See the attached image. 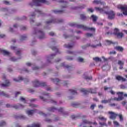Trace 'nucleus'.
<instances>
[{
	"label": "nucleus",
	"mask_w": 127,
	"mask_h": 127,
	"mask_svg": "<svg viewBox=\"0 0 127 127\" xmlns=\"http://www.w3.org/2000/svg\"><path fill=\"white\" fill-rule=\"evenodd\" d=\"M32 34H36V35H37L39 39H43V38H45V33H44V32L42 30H34Z\"/></svg>",
	"instance_id": "obj_3"
},
{
	"label": "nucleus",
	"mask_w": 127,
	"mask_h": 127,
	"mask_svg": "<svg viewBox=\"0 0 127 127\" xmlns=\"http://www.w3.org/2000/svg\"><path fill=\"white\" fill-rule=\"evenodd\" d=\"M86 36L87 37H92V36H93V34L87 33H86Z\"/></svg>",
	"instance_id": "obj_46"
},
{
	"label": "nucleus",
	"mask_w": 127,
	"mask_h": 127,
	"mask_svg": "<svg viewBox=\"0 0 127 127\" xmlns=\"http://www.w3.org/2000/svg\"><path fill=\"white\" fill-rule=\"evenodd\" d=\"M1 10V11H4V12H7V11H8V9L6 8H3Z\"/></svg>",
	"instance_id": "obj_45"
},
{
	"label": "nucleus",
	"mask_w": 127,
	"mask_h": 127,
	"mask_svg": "<svg viewBox=\"0 0 127 127\" xmlns=\"http://www.w3.org/2000/svg\"><path fill=\"white\" fill-rule=\"evenodd\" d=\"M95 9L96 11H99L101 13H107L108 12L106 11V9H109V7L108 6H104L103 8H101L100 7H95Z\"/></svg>",
	"instance_id": "obj_5"
},
{
	"label": "nucleus",
	"mask_w": 127,
	"mask_h": 127,
	"mask_svg": "<svg viewBox=\"0 0 127 127\" xmlns=\"http://www.w3.org/2000/svg\"><path fill=\"white\" fill-rule=\"evenodd\" d=\"M74 46V45L73 44H67V45H64V47L65 48H72Z\"/></svg>",
	"instance_id": "obj_24"
},
{
	"label": "nucleus",
	"mask_w": 127,
	"mask_h": 127,
	"mask_svg": "<svg viewBox=\"0 0 127 127\" xmlns=\"http://www.w3.org/2000/svg\"><path fill=\"white\" fill-rule=\"evenodd\" d=\"M91 47L92 48H97V47H101L102 46V44H101V42L95 41L93 43V44H88L86 46H83L82 47V49H86L87 47Z\"/></svg>",
	"instance_id": "obj_2"
},
{
	"label": "nucleus",
	"mask_w": 127,
	"mask_h": 127,
	"mask_svg": "<svg viewBox=\"0 0 127 127\" xmlns=\"http://www.w3.org/2000/svg\"><path fill=\"white\" fill-rule=\"evenodd\" d=\"M85 78L86 80H91L92 79V77L86 76Z\"/></svg>",
	"instance_id": "obj_58"
},
{
	"label": "nucleus",
	"mask_w": 127,
	"mask_h": 127,
	"mask_svg": "<svg viewBox=\"0 0 127 127\" xmlns=\"http://www.w3.org/2000/svg\"><path fill=\"white\" fill-rule=\"evenodd\" d=\"M26 38H27V36L23 35L21 36L20 40H25Z\"/></svg>",
	"instance_id": "obj_36"
},
{
	"label": "nucleus",
	"mask_w": 127,
	"mask_h": 127,
	"mask_svg": "<svg viewBox=\"0 0 127 127\" xmlns=\"http://www.w3.org/2000/svg\"><path fill=\"white\" fill-rule=\"evenodd\" d=\"M36 112V110H27L26 113L28 116H32Z\"/></svg>",
	"instance_id": "obj_17"
},
{
	"label": "nucleus",
	"mask_w": 127,
	"mask_h": 127,
	"mask_svg": "<svg viewBox=\"0 0 127 127\" xmlns=\"http://www.w3.org/2000/svg\"><path fill=\"white\" fill-rule=\"evenodd\" d=\"M97 125V122L92 123L91 121H89L87 120H83L82 123L79 125L80 127H83L84 125Z\"/></svg>",
	"instance_id": "obj_9"
},
{
	"label": "nucleus",
	"mask_w": 127,
	"mask_h": 127,
	"mask_svg": "<svg viewBox=\"0 0 127 127\" xmlns=\"http://www.w3.org/2000/svg\"><path fill=\"white\" fill-rule=\"evenodd\" d=\"M63 12L62 10H54V13H56V14L58 13H62Z\"/></svg>",
	"instance_id": "obj_35"
},
{
	"label": "nucleus",
	"mask_w": 127,
	"mask_h": 127,
	"mask_svg": "<svg viewBox=\"0 0 127 127\" xmlns=\"http://www.w3.org/2000/svg\"><path fill=\"white\" fill-rule=\"evenodd\" d=\"M8 30L9 32H13V29L11 27H9Z\"/></svg>",
	"instance_id": "obj_48"
},
{
	"label": "nucleus",
	"mask_w": 127,
	"mask_h": 127,
	"mask_svg": "<svg viewBox=\"0 0 127 127\" xmlns=\"http://www.w3.org/2000/svg\"><path fill=\"white\" fill-rule=\"evenodd\" d=\"M99 120H100V121H102L103 122H106V121H107V118H106L102 116H99Z\"/></svg>",
	"instance_id": "obj_26"
},
{
	"label": "nucleus",
	"mask_w": 127,
	"mask_h": 127,
	"mask_svg": "<svg viewBox=\"0 0 127 127\" xmlns=\"http://www.w3.org/2000/svg\"><path fill=\"white\" fill-rule=\"evenodd\" d=\"M46 84L44 82L40 83L38 80H35L33 82L34 87H39V86H45Z\"/></svg>",
	"instance_id": "obj_7"
},
{
	"label": "nucleus",
	"mask_w": 127,
	"mask_h": 127,
	"mask_svg": "<svg viewBox=\"0 0 127 127\" xmlns=\"http://www.w3.org/2000/svg\"><path fill=\"white\" fill-rule=\"evenodd\" d=\"M0 96H3L4 97H6L7 98H8L9 97V95H8L7 94L4 93L3 91H0Z\"/></svg>",
	"instance_id": "obj_21"
},
{
	"label": "nucleus",
	"mask_w": 127,
	"mask_h": 127,
	"mask_svg": "<svg viewBox=\"0 0 127 127\" xmlns=\"http://www.w3.org/2000/svg\"><path fill=\"white\" fill-rule=\"evenodd\" d=\"M108 114L109 115V119H110V120H116L117 117H118V114L112 111H109Z\"/></svg>",
	"instance_id": "obj_8"
},
{
	"label": "nucleus",
	"mask_w": 127,
	"mask_h": 127,
	"mask_svg": "<svg viewBox=\"0 0 127 127\" xmlns=\"http://www.w3.org/2000/svg\"><path fill=\"white\" fill-rule=\"evenodd\" d=\"M53 49L56 52H57V53H60V52H59V50H58V49H57V48H56V47H54Z\"/></svg>",
	"instance_id": "obj_40"
},
{
	"label": "nucleus",
	"mask_w": 127,
	"mask_h": 127,
	"mask_svg": "<svg viewBox=\"0 0 127 127\" xmlns=\"http://www.w3.org/2000/svg\"><path fill=\"white\" fill-rule=\"evenodd\" d=\"M93 3H96V4H101V5H105L106 3L104 1H102L101 0H95L93 1Z\"/></svg>",
	"instance_id": "obj_15"
},
{
	"label": "nucleus",
	"mask_w": 127,
	"mask_h": 127,
	"mask_svg": "<svg viewBox=\"0 0 127 127\" xmlns=\"http://www.w3.org/2000/svg\"><path fill=\"white\" fill-rule=\"evenodd\" d=\"M31 65V63H26V65L27 67L30 66Z\"/></svg>",
	"instance_id": "obj_57"
},
{
	"label": "nucleus",
	"mask_w": 127,
	"mask_h": 127,
	"mask_svg": "<svg viewBox=\"0 0 127 127\" xmlns=\"http://www.w3.org/2000/svg\"><path fill=\"white\" fill-rule=\"evenodd\" d=\"M62 66H63V67H65V68H69V65H65L64 64H62Z\"/></svg>",
	"instance_id": "obj_53"
},
{
	"label": "nucleus",
	"mask_w": 127,
	"mask_h": 127,
	"mask_svg": "<svg viewBox=\"0 0 127 127\" xmlns=\"http://www.w3.org/2000/svg\"><path fill=\"white\" fill-rule=\"evenodd\" d=\"M52 81L54 82V83H55L56 84H57L58 82H59V79L56 78V79H52Z\"/></svg>",
	"instance_id": "obj_33"
},
{
	"label": "nucleus",
	"mask_w": 127,
	"mask_h": 127,
	"mask_svg": "<svg viewBox=\"0 0 127 127\" xmlns=\"http://www.w3.org/2000/svg\"><path fill=\"white\" fill-rule=\"evenodd\" d=\"M116 80H118V81H122L123 82L127 81L126 78H124V77L121 76L120 75H116Z\"/></svg>",
	"instance_id": "obj_16"
},
{
	"label": "nucleus",
	"mask_w": 127,
	"mask_h": 127,
	"mask_svg": "<svg viewBox=\"0 0 127 127\" xmlns=\"http://www.w3.org/2000/svg\"><path fill=\"white\" fill-rule=\"evenodd\" d=\"M39 67L38 66H34L33 67V70H38Z\"/></svg>",
	"instance_id": "obj_59"
},
{
	"label": "nucleus",
	"mask_w": 127,
	"mask_h": 127,
	"mask_svg": "<svg viewBox=\"0 0 127 127\" xmlns=\"http://www.w3.org/2000/svg\"><path fill=\"white\" fill-rule=\"evenodd\" d=\"M20 101H21V102H23L24 104H26V103H27V101H26V100H25V98L22 97H20Z\"/></svg>",
	"instance_id": "obj_29"
},
{
	"label": "nucleus",
	"mask_w": 127,
	"mask_h": 127,
	"mask_svg": "<svg viewBox=\"0 0 127 127\" xmlns=\"http://www.w3.org/2000/svg\"><path fill=\"white\" fill-rule=\"evenodd\" d=\"M90 92H91V93H92V94H95V93H96V90L91 89Z\"/></svg>",
	"instance_id": "obj_54"
},
{
	"label": "nucleus",
	"mask_w": 127,
	"mask_h": 127,
	"mask_svg": "<svg viewBox=\"0 0 127 127\" xmlns=\"http://www.w3.org/2000/svg\"><path fill=\"white\" fill-rule=\"evenodd\" d=\"M118 64L119 65H120V66H123V65H124V62H122L121 61H119Z\"/></svg>",
	"instance_id": "obj_49"
},
{
	"label": "nucleus",
	"mask_w": 127,
	"mask_h": 127,
	"mask_svg": "<svg viewBox=\"0 0 127 127\" xmlns=\"http://www.w3.org/2000/svg\"><path fill=\"white\" fill-rule=\"evenodd\" d=\"M5 37V35L3 34H0V38H4Z\"/></svg>",
	"instance_id": "obj_52"
},
{
	"label": "nucleus",
	"mask_w": 127,
	"mask_h": 127,
	"mask_svg": "<svg viewBox=\"0 0 127 127\" xmlns=\"http://www.w3.org/2000/svg\"><path fill=\"white\" fill-rule=\"evenodd\" d=\"M122 25H124L125 27L127 26V23L125 22H122Z\"/></svg>",
	"instance_id": "obj_60"
},
{
	"label": "nucleus",
	"mask_w": 127,
	"mask_h": 127,
	"mask_svg": "<svg viewBox=\"0 0 127 127\" xmlns=\"http://www.w3.org/2000/svg\"><path fill=\"white\" fill-rule=\"evenodd\" d=\"M69 92H70V93L72 94V95H75V94H77V91L73 89L69 90Z\"/></svg>",
	"instance_id": "obj_37"
},
{
	"label": "nucleus",
	"mask_w": 127,
	"mask_h": 127,
	"mask_svg": "<svg viewBox=\"0 0 127 127\" xmlns=\"http://www.w3.org/2000/svg\"><path fill=\"white\" fill-rule=\"evenodd\" d=\"M122 10L123 11V13H120V12L117 13L118 16H120L121 17H123V15L124 14V10Z\"/></svg>",
	"instance_id": "obj_39"
},
{
	"label": "nucleus",
	"mask_w": 127,
	"mask_h": 127,
	"mask_svg": "<svg viewBox=\"0 0 127 127\" xmlns=\"http://www.w3.org/2000/svg\"><path fill=\"white\" fill-rule=\"evenodd\" d=\"M46 2H47V0H33L32 2L29 3V4L31 6L34 5L38 6L41 5V3H46Z\"/></svg>",
	"instance_id": "obj_4"
},
{
	"label": "nucleus",
	"mask_w": 127,
	"mask_h": 127,
	"mask_svg": "<svg viewBox=\"0 0 127 127\" xmlns=\"http://www.w3.org/2000/svg\"><path fill=\"white\" fill-rule=\"evenodd\" d=\"M77 61L78 62H83V61H84V59H83V58H78L77 59Z\"/></svg>",
	"instance_id": "obj_47"
},
{
	"label": "nucleus",
	"mask_w": 127,
	"mask_h": 127,
	"mask_svg": "<svg viewBox=\"0 0 127 127\" xmlns=\"http://www.w3.org/2000/svg\"><path fill=\"white\" fill-rule=\"evenodd\" d=\"M56 110H57L56 108H52L49 109V111H50V112H55V111H56Z\"/></svg>",
	"instance_id": "obj_50"
},
{
	"label": "nucleus",
	"mask_w": 127,
	"mask_h": 127,
	"mask_svg": "<svg viewBox=\"0 0 127 127\" xmlns=\"http://www.w3.org/2000/svg\"><path fill=\"white\" fill-rule=\"evenodd\" d=\"M95 107H96V104H92L90 107V109H91V110H94Z\"/></svg>",
	"instance_id": "obj_55"
},
{
	"label": "nucleus",
	"mask_w": 127,
	"mask_h": 127,
	"mask_svg": "<svg viewBox=\"0 0 127 127\" xmlns=\"http://www.w3.org/2000/svg\"><path fill=\"white\" fill-rule=\"evenodd\" d=\"M35 16V15H34V14H32L30 16V18L31 19V20H30L31 23H32V22H33V21H34L33 20H32V19H31V18H33Z\"/></svg>",
	"instance_id": "obj_38"
},
{
	"label": "nucleus",
	"mask_w": 127,
	"mask_h": 127,
	"mask_svg": "<svg viewBox=\"0 0 127 127\" xmlns=\"http://www.w3.org/2000/svg\"><path fill=\"white\" fill-rule=\"evenodd\" d=\"M113 124L115 127H120V123L116 121H114Z\"/></svg>",
	"instance_id": "obj_32"
},
{
	"label": "nucleus",
	"mask_w": 127,
	"mask_h": 127,
	"mask_svg": "<svg viewBox=\"0 0 127 127\" xmlns=\"http://www.w3.org/2000/svg\"><path fill=\"white\" fill-rule=\"evenodd\" d=\"M115 49L116 50H118V51H124V48L120 46H117L115 47Z\"/></svg>",
	"instance_id": "obj_22"
},
{
	"label": "nucleus",
	"mask_w": 127,
	"mask_h": 127,
	"mask_svg": "<svg viewBox=\"0 0 127 127\" xmlns=\"http://www.w3.org/2000/svg\"><path fill=\"white\" fill-rule=\"evenodd\" d=\"M119 32L120 30L117 28H115L114 29V34H115V35H117Z\"/></svg>",
	"instance_id": "obj_31"
},
{
	"label": "nucleus",
	"mask_w": 127,
	"mask_h": 127,
	"mask_svg": "<svg viewBox=\"0 0 127 127\" xmlns=\"http://www.w3.org/2000/svg\"><path fill=\"white\" fill-rule=\"evenodd\" d=\"M10 60L11 61H13V62H14V61H16V60H17V59L15 58V57H11V58L10 59Z\"/></svg>",
	"instance_id": "obj_42"
},
{
	"label": "nucleus",
	"mask_w": 127,
	"mask_h": 127,
	"mask_svg": "<svg viewBox=\"0 0 127 127\" xmlns=\"http://www.w3.org/2000/svg\"><path fill=\"white\" fill-rule=\"evenodd\" d=\"M117 7L119 9H121V10H123V14H125V12H127V5H118Z\"/></svg>",
	"instance_id": "obj_11"
},
{
	"label": "nucleus",
	"mask_w": 127,
	"mask_h": 127,
	"mask_svg": "<svg viewBox=\"0 0 127 127\" xmlns=\"http://www.w3.org/2000/svg\"><path fill=\"white\" fill-rule=\"evenodd\" d=\"M88 11H90V12H94V9L93 8H89L88 9Z\"/></svg>",
	"instance_id": "obj_62"
},
{
	"label": "nucleus",
	"mask_w": 127,
	"mask_h": 127,
	"mask_svg": "<svg viewBox=\"0 0 127 127\" xmlns=\"http://www.w3.org/2000/svg\"><path fill=\"white\" fill-rule=\"evenodd\" d=\"M80 17H81V19H86V16H85L84 15L81 14L80 15Z\"/></svg>",
	"instance_id": "obj_51"
},
{
	"label": "nucleus",
	"mask_w": 127,
	"mask_h": 127,
	"mask_svg": "<svg viewBox=\"0 0 127 127\" xmlns=\"http://www.w3.org/2000/svg\"><path fill=\"white\" fill-rule=\"evenodd\" d=\"M104 90L105 91L110 92L111 95H115L116 94V92L112 90V88L111 87H107V86H105L104 87Z\"/></svg>",
	"instance_id": "obj_13"
},
{
	"label": "nucleus",
	"mask_w": 127,
	"mask_h": 127,
	"mask_svg": "<svg viewBox=\"0 0 127 127\" xmlns=\"http://www.w3.org/2000/svg\"><path fill=\"white\" fill-rule=\"evenodd\" d=\"M18 95H20V92H16L15 93V97H17V96H18Z\"/></svg>",
	"instance_id": "obj_56"
},
{
	"label": "nucleus",
	"mask_w": 127,
	"mask_h": 127,
	"mask_svg": "<svg viewBox=\"0 0 127 127\" xmlns=\"http://www.w3.org/2000/svg\"><path fill=\"white\" fill-rule=\"evenodd\" d=\"M106 14H107L108 15V18L109 19H114V18L115 17L116 15V13L114 12V11H109V12H107V14L105 13Z\"/></svg>",
	"instance_id": "obj_10"
},
{
	"label": "nucleus",
	"mask_w": 127,
	"mask_h": 127,
	"mask_svg": "<svg viewBox=\"0 0 127 127\" xmlns=\"http://www.w3.org/2000/svg\"><path fill=\"white\" fill-rule=\"evenodd\" d=\"M118 95V98L115 97L114 99H110L108 100H103L101 101L102 104H108V103L111 102V101H117L118 102L120 101H122L124 100V97H123V95L124 94V92H119L117 93Z\"/></svg>",
	"instance_id": "obj_1"
},
{
	"label": "nucleus",
	"mask_w": 127,
	"mask_h": 127,
	"mask_svg": "<svg viewBox=\"0 0 127 127\" xmlns=\"http://www.w3.org/2000/svg\"><path fill=\"white\" fill-rule=\"evenodd\" d=\"M117 37L118 38H122L124 36V34L122 32H119L118 34L116 35Z\"/></svg>",
	"instance_id": "obj_23"
},
{
	"label": "nucleus",
	"mask_w": 127,
	"mask_h": 127,
	"mask_svg": "<svg viewBox=\"0 0 127 127\" xmlns=\"http://www.w3.org/2000/svg\"><path fill=\"white\" fill-rule=\"evenodd\" d=\"M13 80L14 82H20V81H22L23 80V77L19 76L18 77L13 78Z\"/></svg>",
	"instance_id": "obj_19"
},
{
	"label": "nucleus",
	"mask_w": 127,
	"mask_h": 127,
	"mask_svg": "<svg viewBox=\"0 0 127 127\" xmlns=\"http://www.w3.org/2000/svg\"><path fill=\"white\" fill-rule=\"evenodd\" d=\"M78 28H82L84 30H90L91 31H95L96 29L95 28H89L88 27H86L83 25H77Z\"/></svg>",
	"instance_id": "obj_6"
},
{
	"label": "nucleus",
	"mask_w": 127,
	"mask_h": 127,
	"mask_svg": "<svg viewBox=\"0 0 127 127\" xmlns=\"http://www.w3.org/2000/svg\"><path fill=\"white\" fill-rule=\"evenodd\" d=\"M55 56V55H51L48 57V60L50 59H53L54 58V57Z\"/></svg>",
	"instance_id": "obj_43"
},
{
	"label": "nucleus",
	"mask_w": 127,
	"mask_h": 127,
	"mask_svg": "<svg viewBox=\"0 0 127 127\" xmlns=\"http://www.w3.org/2000/svg\"><path fill=\"white\" fill-rule=\"evenodd\" d=\"M33 127H40L41 125L39 123H34L32 124Z\"/></svg>",
	"instance_id": "obj_28"
},
{
	"label": "nucleus",
	"mask_w": 127,
	"mask_h": 127,
	"mask_svg": "<svg viewBox=\"0 0 127 127\" xmlns=\"http://www.w3.org/2000/svg\"><path fill=\"white\" fill-rule=\"evenodd\" d=\"M21 30H25L26 29V28L24 26L21 27Z\"/></svg>",
	"instance_id": "obj_64"
},
{
	"label": "nucleus",
	"mask_w": 127,
	"mask_h": 127,
	"mask_svg": "<svg viewBox=\"0 0 127 127\" xmlns=\"http://www.w3.org/2000/svg\"><path fill=\"white\" fill-rule=\"evenodd\" d=\"M91 18L92 19L93 21H96L97 19H98V17H97L95 15H91Z\"/></svg>",
	"instance_id": "obj_25"
},
{
	"label": "nucleus",
	"mask_w": 127,
	"mask_h": 127,
	"mask_svg": "<svg viewBox=\"0 0 127 127\" xmlns=\"http://www.w3.org/2000/svg\"><path fill=\"white\" fill-rule=\"evenodd\" d=\"M116 53H116V51H113L110 52L109 53V54H110V55H112V54H116Z\"/></svg>",
	"instance_id": "obj_61"
},
{
	"label": "nucleus",
	"mask_w": 127,
	"mask_h": 127,
	"mask_svg": "<svg viewBox=\"0 0 127 127\" xmlns=\"http://www.w3.org/2000/svg\"><path fill=\"white\" fill-rule=\"evenodd\" d=\"M6 125V123H5V122L2 121L0 124V127H3V126H5Z\"/></svg>",
	"instance_id": "obj_41"
},
{
	"label": "nucleus",
	"mask_w": 127,
	"mask_h": 127,
	"mask_svg": "<svg viewBox=\"0 0 127 127\" xmlns=\"http://www.w3.org/2000/svg\"><path fill=\"white\" fill-rule=\"evenodd\" d=\"M10 85V82L9 80L5 79V84L0 83V87H7V86H9Z\"/></svg>",
	"instance_id": "obj_14"
},
{
	"label": "nucleus",
	"mask_w": 127,
	"mask_h": 127,
	"mask_svg": "<svg viewBox=\"0 0 127 127\" xmlns=\"http://www.w3.org/2000/svg\"><path fill=\"white\" fill-rule=\"evenodd\" d=\"M36 12H37L38 14H40V15H43V12H42V11H40L39 10H36Z\"/></svg>",
	"instance_id": "obj_34"
},
{
	"label": "nucleus",
	"mask_w": 127,
	"mask_h": 127,
	"mask_svg": "<svg viewBox=\"0 0 127 127\" xmlns=\"http://www.w3.org/2000/svg\"><path fill=\"white\" fill-rule=\"evenodd\" d=\"M15 109H23V108H24V106L21 104H19V105H16L15 106Z\"/></svg>",
	"instance_id": "obj_27"
},
{
	"label": "nucleus",
	"mask_w": 127,
	"mask_h": 127,
	"mask_svg": "<svg viewBox=\"0 0 127 127\" xmlns=\"http://www.w3.org/2000/svg\"><path fill=\"white\" fill-rule=\"evenodd\" d=\"M67 84H68L67 81H64L63 82V84L64 85V86H66V85H67Z\"/></svg>",
	"instance_id": "obj_63"
},
{
	"label": "nucleus",
	"mask_w": 127,
	"mask_h": 127,
	"mask_svg": "<svg viewBox=\"0 0 127 127\" xmlns=\"http://www.w3.org/2000/svg\"><path fill=\"white\" fill-rule=\"evenodd\" d=\"M0 52H1L2 54H3V55H10V53L4 50L0 49Z\"/></svg>",
	"instance_id": "obj_18"
},
{
	"label": "nucleus",
	"mask_w": 127,
	"mask_h": 127,
	"mask_svg": "<svg viewBox=\"0 0 127 127\" xmlns=\"http://www.w3.org/2000/svg\"><path fill=\"white\" fill-rule=\"evenodd\" d=\"M11 49H12V50H14L17 55H20L21 53L20 52V51L17 50V48L16 47L12 46H11Z\"/></svg>",
	"instance_id": "obj_12"
},
{
	"label": "nucleus",
	"mask_w": 127,
	"mask_h": 127,
	"mask_svg": "<svg viewBox=\"0 0 127 127\" xmlns=\"http://www.w3.org/2000/svg\"><path fill=\"white\" fill-rule=\"evenodd\" d=\"M117 117H119L120 119V122H124V117L123 116V114H118Z\"/></svg>",
	"instance_id": "obj_20"
},
{
	"label": "nucleus",
	"mask_w": 127,
	"mask_h": 127,
	"mask_svg": "<svg viewBox=\"0 0 127 127\" xmlns=\"http://www.w3.org/2000/svg\"><path fill=\"white\" fill-rule=\"evenodd\" d=\"M93 60L95 61V62H101L102 60L98 57L94 58Z\"/></svg>",
	"instance_id": "obj_30"
},
{
	"label": "nucleus",
	"mask_w": 127,
	"mask_h": 127,
	"mask_svg": "<svg viewBox=\"0 0 127 127\" xmlns=\"http://www.w3.org/2000/svg\"><path fill=\"white\" fill-rule=\"evenodd\" d=\"M39 115H41V116H43V117H46V114L45 113H43L42 111H40L39 112Z\"/></svg>",
	"instance_id": "obj_44"
}]
</instances>
